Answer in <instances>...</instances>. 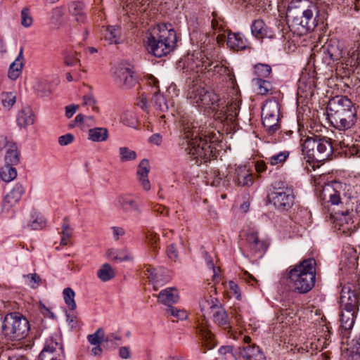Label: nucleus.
I'll return each mask as SVG.
<instances>
[{
	"label": "nucleus",
	"instance_id": "f257e3e1",
	"mask_svg": "<svg viewBox=\"0 0 360 360\" xmlns=\"http://www.w3.org/2000/svg\"><path fill=\"white\" fill-rule=\"evenodd\" d=\"M319 11L316 4L309 0H292L288 4L285 17L288 25L281 26V37L285 38L288 31L294 34L302 36L313 31L319 23Z\"/></svg>",
	"mask_w": 360,
	"mask_h": 360
},
{
	"label": "nucleus",
	"instance_id": "f03ea898",
	"mask_svg": "<svg viewBox=\"0 0 360 360\" xmlns=\"http://www.w3.org/2000/svg\"><path fill=\"white\" fill-rule=\"evenodd\" d=\"M182 130L187 147L186 150L196 159H201L203 162L210 160L216 156L214 143L218 141L217 134L214 131L204 129L203 127L197 129L193 123H186L182 120Z\"/></svg>",
	"mask_w": 360,
	"mask_h": 360
},
{
	"label": "nucleus",
	"instance_id": "7ed1b4c3",
	"mask_svg": "<svg viewBox=\"0 0 360 360\" xmlns=\"http://www.w3.org/2000/svg\"><path fill=\"white\" fill-rule=\"evenodd\" d=\"M325 178L326 176H319L314 177V185L319 198L323 201L330 202L332 205H345L347 209L354 210V205L359 203L360 187L345 185L342 196V185L337 181L326 184Z\"/></svg>",
	"mask_w": 360,
	"mask_h": 360
},
{
	"label": "nucleus",
	"instance_id": "20e7f679",
	"mask_svg": "<svg viewBox=\"0 0 360 360\" xmlns=\"http://www.w3.org/2000/svg\"><path fill=\"white\" fill-rule=\"evenodd\" d=\"M185 72H188L191 79L193 73L212 72L213 75L226 74L227 68L221 65L214 58V54L212 49L195 50L191 54H188L184 61Z\"/></svg>",
	"mask_w": 360,
	"mask_h": 360
},
{
	"label": "nucleus",
	"instance_id": "39448f33",
	"mask_svg": "<svg viewBox=\"0 0 360 360\" xmlns=\"http://www.w3.org/2000/svg\"><path fill=\"white\" fill-rule=\"evenodd\" d=\"M176 40L171 25H158L147 34L146 48L149 53L160 58L174 50Z\"/></svg>",
	"mask_w": 360,
	"mask_h": 360
},
{
	"label": "nucleus",
	"instance_id": "423d86ee",
	"mask_svg": "<svg viewBox=\"0 0 360 360\" xmlns=\"http://www.w3.org/2000/svg\"><path fill=\"white\" fill-rule=\"evenodd\" d=\"M288 280L300 293H307L314 285L316 277V261L313 258L302 260L292 266L288 272Z\"/></svg>",
	"mask_w": 360,
	"mask_h": 360
},
{
	"label": "nucleus",
	"instance_id": "0eeeda50",
	"mask_svg": "<svg viewBox=\"0 0 360 360\" xmlns=\"http://www.w3.org/2000/svg\"><path fill=\"white\" fill-rule=\"evenodd\" d=\"M29 330V321L18 313L8 314L3 321L2 331L8 340L20 341L27 337Z\"/></svg>",
	"mask_w": 360,
	"mask_h": 360
},
{
	"label": "nucleus",
	"instance_id": "6e6552de",
	"mask_svg": "<svg viewBox=\"0 0 360 360\" xmlns=\"http://www.w3.org/2000/svg\"><path fill=\"white\" fill-rule=\"evenodd\" d=\"M188 98L193 105L205 108H211L216 112L219 110V96L206 89L204 85L198 82L188 90Z\"/></svg>",
	"mask_w": 360,
	"mask_h": 360
},
{
	"label": "nucleus",
	"instance_id": "1a4fd4ad",
	"mask_svg": "<svg viewBox=\"0 0 360 360\" xmlns=\"http://www.w3.org/2000/svg\"><path fill=\"white\" fill-rule=\"evenodd\" d=\"M295 195L291 188L285 185L283 182L278 184V186H274L271 191V203L280 212L287 211L294 205Z\"/></svg>",
	"mask_w": 360,
	"mask_h": 360
},
{
	"label": "nucleus",
	"instance_id": "9d476101",
	"mask_svg": "<svg viewBox=\"0 0 360 360\" xmlns=\"http://www.w3.org/2000/svg\"><path fill=\"white\" fill-rule=\"evenodd\" d=\"M354 211L349 209L336 213L333 221L334 228L340 234L351 236L359 225V221H356V219H354Z\"/></svg>",
	"mask_w": 360,
	"mask_h": 360
},
{
	"label": "nucleus",
	"instance_id": "9b49d317",
	"mask_svg": "<svg viewBox=\"0 0 360 360\" xmlns=\"http://www.w3.org/2000/svg\"><path fill=\"white\" fill-rule=\"evenodd\" d=\"M65 353L61 339L58 336L46 339L44 347L39 355V360H64Z\"/></svg>",
	"mask_w": 360,
	"mask_h": 360
},
{
	"label": "nucleus",
	"instance_id": "f8f14e48",
	"mask_svg": "<svg viewBox=\"0 0 360 360\" xmlns=\"http://www.w3.org/2000/svg\"><path fill=\"white\" fill-rule=\"evenodd\" d=\"M316 147L315 160L323 161L331 155L333 148L330 139L327 137L311 136L307 138V148L313 150Z\"/></svg>",
	"mask_w": 360,
	"mask_h": 360
},
{
	"label": "nucleus",
	"instance_id": "ddd939ff",
	"mask_svg": "<svg viewBox=\"0 0 360 360\" xmlns=\"http://www.w3.org/2000/svg\"><path fill=\"white\" fill-rule=\"evenodd\" d=\"M322 51L325 54L324 59L328 64L340 60H342V63H345L347 56L344 51L342 42L337 39H330L322 47Z\"/></svg>",
	"mask_w": 360,
	"mask_h": 360
},
{
	"label": "nucleus",
	"instance_id": "4468645a",
	"mask_svg": "<svg viewBox=\"0 0 360 360\" xmlns=\"http://www.w3.org/2000/svg\"><path fill=\"white\" fill-rule=\"evenodd\" d=\"M356 108L353 102L345 96H337L331 98L327 106L328 119Z\"/></svg>",
	"mask_w": 360,
	"mask_h": 360
},
{
	"label": "nucleus",
	"instance_id": "2eb2a0df",
	"mask_svg": "<svg viewBox=\"0 0 360 360\" xmlns=\"http://www.w3.org/2000/svg\"><path fill=\"white\" fill-rule=\"evenodd\" d=\"M356 113V109L354 108L328 120L335 129L340 131H345L355 125L357 120Z\"/></svg>",
	"mask_w": 360,
	"mask_h": 360
},
{
	"label": "nucleus",
	"instance_id": "dca6fc26",
	"mask_svg": "<svg viewBox=\"0 0 360 360\" xmlns=\"http://www.w3.org/2000/svg\"><path fill=\"white\" fill-rule=\"evenodd\" d=\"M114 77L115 82L120 86L129 89L136 82L131 68L126 65L120 64L115 68Z\"/></svg>",
	"mask_w": 360,
	"mask_h": 360
},
{
	"label": "nucleus",
	"instance_id": "f3484780",
	"mask_svg": "<svg viewBox=\"0 0 360 360\" xmlns=\"http://www.w3.org/2000/svg\"><path fill=\"white\" fill-rule=\"evenodd\" d=\"M290 150L280 145L276 139H271V166L282 167L290 157Z\"/></svg>",
	"mask_w": 360,
	"mask_h": 360
},
{
	"label": "nucleus",
	"instance_id": "a211bd4d",
	"mask_svg": "<svg viewBox=\"0 0 360 360\" xmlns=\"http://www.w3.org/2000/svg\"><path fill=\"white\" fill-rule=\"evenodd\" d=\"M359 304L360 293L352 290L349 287H343L340 295V307L359 310Z\"/></svg>",
	"mask_w": 360,
	"mask_h": 360
},
{
	"label": "nucleus",
	"instance_id": "6ab92c4d",
	"mask_svg": "<svg viewBox=\"0 0 360 360\" xmlns=\"http://www.w3.org/2000/svg\"><path fill=\"white\" fill-rule=\"evenodd\" d=\"M236 354L243 360H266V357L260 348L256 345L238 347Z\"/></svg>",
	"mask_w": 360,
	"mask_h": 360
},
{
	"label": "nucleus",
	"instance_id": "aec40b11",
	"mask_svg": "<svg viewBox=\"0 0 360 360\" xmlns=\"http://www.w3.org/2000/svg\"><path fill=\"white\" fill-rule=\"evenodd\" d=\"M116 205L126 212H135L140 213L141 212L139 202L136 200L135 198L129 194L119 195L116 199Z\"/></svg>",
	"mask_w": 360,
	"mask_h": 360
},
{
	"label": "nucleus",
	"instance_id": "412c9836",
	"mask_svg": "<svg viewBox=\"0 0 360 360\" xmlns=\"http://www.w3.org/2000/svg\"><path fill=\"white\" fill-rule=\"evenodd\" d=\"M233 181L240 186H250L254 180L252 174L245 165H239L235 169Z\"/></svg>",
	"mask_w": 360,
	"mask_h": 360
},
{
	"label": "nucleus",
	"instance_id": "4be33fe9",
	"mask_svg": "<svg viewBox=\"0 0 360 360\" xmlns=\"http://www.w3.org/2000/svg\"><path fill=\"white\" fill-rule=\"evenodd\" d=\"M25 193L24 187L19 184L15 185L11 191L5 196L4 200V208L8 210L16 205Z\"/></svg>",
	"mask_w": 360,
	"mask_h": 360
},
{
	"label": "nucleus",
	"instance_id": "5701e85b",
	"mask_svg": "<svg viewBox=\"0 0 360 360\" xmlns=\"http://www.w3.org/2000/svg\"><path fill=\"white\" fill-rule=\"evenodd\" d=\"M210 309L213 321L216 324L224 329H227L230 327L228 314L223 307L218 305H212L210 306Z\"/></svg>",
	"mask_w": 360,
	"mask_h": 360
},
{
	"label": "nucleus",
	"instance_id": "b1692460",
	"mask_svg": "<svg viewBox=\"0 0 360 360\" xmlns=\"http://www.w3.org/2000/svg\"><path fill=\"white\" fill-rule=\"evenodd\" d=\"M358 311L359 310L341 307L340 323L342 329L349 330L353 328Z\"/></svg>",
	"mask_w": 360,
	"mask_h": 360
},
{
	"label": "nucleus",
	"instance_id": "393cba45",
	"mask_svg": "<svg viewBox=\"0 0 360 360\" xmlns=\"http://www.w3.org/2000/svg\"><path fill=\"white\" fill-rule=\"evenodd\" d=\"M221 103H219L218 110L219 115L226 116V119L232 120L239 112L240 101L238 98H236L235 100H233L229 104L221 107Z\"/></svg>",
	"mask_w": 360,
	"mask_h": 360
},
{
	"label": "nucleus",
	"instance_id": "a878e982",
	"mask_svg": "<svg viewBox=\"0 0 360 360\" xmlns=\"http://www.w3.org/2000/svg\"><path fill=\"white\" fill-rule=\"evenodd\" d=\"M226 44L231 49L237 51L248 47L247 40L238 33H229Z\"/></svg>",
	"mask_w": 360,
	"mask_h": 360
},
{
	"label": "nucleus",
	"instance_id": "bb28decb",
	"mask_svg": "<svg viewBox=\"0 0 360 360\" xmlns=\"http://www.w3.org/2000/svg\"><path fill=\"white\" fill-rule=\"evenodd\" d=\"M158 301L169 307L179 301V296L176 288H168L161 290L158 296Z\"/></svg>",
	"mask_w": 360,
	"mask_h": 360
},
{
	"label": "nucleus",
	"instance_id": "cd10ccee",
	"mask_svg": "<svg viewBox=\"0 0 360 360\" xmlns=\"http://www.w3.org/2000/svg\"><path fill=\"white\" fill-rule=\"evenodd\" d=\"M103 39L109 44H117L121 41V28L119 26H108L103 32Z\"/></svg>",
	"mask_w": 360,
	"mask_h": 360
},
{
	"label": "nucleus",
	"instance_id": "c85d7f7f",
	"mask_svg": "<svg viewBox=\"0 0 360 360\" xmlns=\"http://www.w3.org/2000/svg\"><path fill=\"white\" fill-rule=\"evenodd\" d=\"M22 60L23 49L20 48L18 56L9 67L8 75L12 80H15L20 75L23 67Z\"/></svg>",
	"mask_w": 360,
	"mask_h": 360
},
{
	"label": "nucleus",
	"instance_id": "c756f323",
	"mask_svg": "<svg viewBox=\"0 0 360 360\" xmlns=\"http://www.w3.org/2000/svg\"><path fill=\"white\" fill-rule=\"evenodd\" d=\"M68 9L70 13L79 22H84L86 20V14L84 12V5L80 1H74L69 4Z\"/></svg>",
	"mask_w": 360,
	"mask_h": 360
},
{
	"label": "nucleus",
	"instance_id": "7c9ffc66",
	"mask_svg": "<svg viewBox=\"0 0 360 360\" xmlns=\"http://www.w3.org/2000/svg\"><path fill=\"white\" fill-rule=\"evenodd\" d=\"M198 332L201 337L202 346L205 347L206 349H211L216 345L214 335L206 326H198Z\"/></svg>",
	"mask_w": 360,
	"mask_h": 360
},
{
	"label": "nucleus",
	"instance_id": "2f4dec72",
	"mask_svg": "<svg viewBox=\"0 0 360 360\" xmlns=\"http://www.w3.org/2000/svg\"><path fill=\"white\" fill-rule=\"evenodd\" d=\"M108 137V130L105 127H94L88 131V139L93 142H104Z\"/></svg>",
	"mask_w": 360,
	"mask_h": 360
},
{
	"label": "nucleus",
	"instance_id": "473e14b6",
	"mask_svg": "<svg viewBox=\"0 0 360 360\" xmlns=\"http://www.w3.org/2000/svg\"><path fill=\"white\" fill-rule=\"evenodd\" d=\"M17 122L20 127L24 128L33 124L34 122V115L32 110L30 108L21 110L18 114Z\"/></svg>",
	"mask_w": 360,
	"mask_h": 360
},
{
	"label": "nucleus",
	"instance_id": "72a5a7b5",
	"mask_svg": "<svg viewBox=\"0 0 360 360\" xmlns=\"http://www.w3.org/2000/svg\"><path fill=\"white\" fill-rule=\"evenodd\" d=\"M143 272L145 275L153 281L155 290H157L158 285H162V283L168 281L167 278H162V275L160 272H157L155 269L149 265L145 266Z\"/></svg>",
	"mask_w": 360,
	"mask_h": 360
},
{
	"label": "nucleus",
	"instance_id": "f704fd0d",
	"mask_svg": "<svg viewBox=\"0 0 360 360\" xmlns=\"http://www.w3.org/2000/svg\"><path fill=\"white\" fill-rule=\"evenodd\" d=\"M20 161L19 153L15 144L11 143L7 146L5 162L6 165H15Z\"/></svg>",
	"mask_w": 360,
	"mask_h": 360
},
{
	"label": "nucleus",
	"instance_id": "c9c22d12",
	"mask_svg": "<svg viewBox=\"0 0 360 360\" xmlns=\"http://www.w3.org/2000/svg\"><path fill=\"white\" fill-rule=\"evenodd\" d=\"M251 32L256 38L263 39L267 36L268 27L262 20H257L252 25Z\"/></svg>",
	"mask_w": 360,
	"mask_h": 360
},
{
	"label": "nucleus",
	"instance_id": "e433bc0d",
	"mask_svg": "<svg viewBox=\"0 0 360 360\" xmlns=\"http://www.w3.org/2000/svg\"><path fill=\"white\" fill-rule=\"evenodd\" d=\"M97 276L100 280L106 282L115 277V271L109 264L105 263L98 270Z\"/></svg>",
	"mask_w": 360,
	"mask_h": 360
},
{
	"label": "nucleus",
	"instance_id": "4c0bfd02",
	"mask_svg": "<svg viewBox=\"0 0 360 360\" xmlns=\"http://www.w3.org/2000/svg\"><path fill=\"white\" fill-rule=\"evenodd\" d=\"M345 63L347 65L356 66L360 65V44L356 48L351 49L345 59Z\"/></svg>",
	"mask_w": 360,
	"mask_h": 360
},
{
	"label": "nucleus",
	"instance_id": "58836bf2",
	"mask_svg": "<svg viewBox=\"0 0 360 360\" xmlns=\"http://www.w3.org/2000/svg\"><path fill=\"white\" fill-rule=\"evenodd\" d=\"M276 117V123L271 124V131H276L281 127V120L283 115L281 112V108L277 101H271V119Z\"/></svg>",
	"mask_w": 360,
	"mask_h": 360
},
{
	"label": "nucleus",
	"instance_id": "ea45409f",
	"mask_svg": "<svg viewBox=\"0 0 360 360\" xmlns=\"http://www.w3.org/2000/svg\"><path fill=\"white\" fill-rule=\"evenodd\" d=\"M152 103L155 110L161 112H165L169 109L165 98L160 93H158V91L153 92Z\"/></svg>",
	"mask_w": 360,
	"mask_h": 360
},
{
	"label": "nucleus",
	"instance_id": "a19ab883",
	"mask_svg": "<svg viewBox=\"0 0 360 360\" xmlns=\"http://www.w3.org/2000/svg\"><path fill=\"white\" fill-rule=\"evenodd\" d=\"M63 221H64V222L62 225V231L60 233V234H61L60 245H66L70 242V240L72 236V230L69 226L68 217H64Z\"/></svg>",
	"mask_w": 360,
	"mask_h": 360
},
{
	"label": "nucleus",
	"instance_id": "79ce46f5",
	"mask_svg": "<svg viewBox=\"0 0 360 360\" xmlns=\"http://www.w3.org/2000/svg\"><path fill=\"white\" fill-rule=\"evenodd\" d=\"M12 165H6L0 171V177L5 182H10L17 176L16 169Z\"/></svg>",
	"mask_w": 360,
	"mask_h": 360
},
{
	"label": "nucleus",
	"instance_id": "37998d69",
	"mask_svg": "<svg viewBox=\"0 0 360 360\" xmlns=\"http://www.w3.org/2000/svg\"><path fill=\"white\" fill-rule=\"evenodd\" d=\"M246 241L249 244L250 248L255 251L263 249L264 243L259 240L257 234L255 232L252 231L247 233Z\"/></svg>",
	"mask_w": 360,
	"mask_h": 360
},
{
	"label": "nucleus",
	"instance_id": "c03bdc74",
	"mask_svg": "<svg viewBox=\"0 0 360 360\" xmlns=\"http://www.w3.org/2000/svg\"><path fill=\"white\" fill-rule=\"evenodd\" d=\"M347 350L350 360H360V338L353 339Z\"/></svg>",
	"mask_w": 360,
	"mask_h": 360
},
{
	"label": "nucleus",
	"instance_id": "a18cd8bd",
	"mask_svg": "<svg viewBox=\"0 0 360 360\" xmlns=\"http://www.w3.org/2000/svg\"><path fill=\"white\" fill-rule=\"evenodd\" d=\"M64 301L69 309L75 310L77 307L76 302L75 301V293L74 290L70 288H66L63 292Z\"/></svg>",
	"mask_w": 360,
	"mask_h": 360
},
{
	"label": "nucleus",
	"instance_id": "49530a36",
	"mask_svg": "<svg viewBox=\"0 0 360 360\" xmlns=\"http://www.w3.org/2000/svg\"><path fill=\"white\" fill-rule=\"evenodd\" d=\"M118 151L120 160L122 162L132 161L136 158V153L128 147H120Z\"/></svg>",
	"mask_w": 360,
	"mask_h": 360
},
{
	"label": "nucleus",
	"instance_id": "de8ad7c7",
	"mask_svg": "<svg viewBox=\"0 0 360 360\" xmlns=\"http://www.w3.org/2000/svg\"><path fill=\"white\" fill-rule=\"evenodd\" d=\"M105 338V332L102 328H98L93 334L87 335L89 342L92 345H101Z\"/></svg>",
	"mask_w": 360,
	"mask_h": 360
},
{
	"label": "nucleus",
	"instance_id": "09e8293b",
	"mask_svg": "<svg viewBox=\"0 0 360 360\" xmlns=\"http://www.w3.org/2000/svg\"><path fill=\"white\" fill-rule=\"evenodd\" d=\"M64 64L67 66H74L80 63L78 58V53L76 51H65L63 56Z\"/></svg>",
	"mask_w": 360,
	"mask_h": 360
},
{
	"label": "nucleus",
	"instance_id": "8fccbe9b",
	"mask_svg": "<svg viewBox=\"0 0 360 360\" xmlns=\"http://www.w3.org/2000/svg\"><path fill=\"white\" fill-rule=\"evenodd\" d=\"M167 315L174 316L179 320H185L188 317V313L186 310L180 309L174 307L169 306L166 309Z\"/></svg>",
	"mask_w": 360,
	"mask_h": 360
},
{
	"label": "nucleus",
	"instance_id": "3c124183",
	"mask_svg": "<svg viewBox=\"0 0 360 360\" xmlns=\"http://www.w3.org/2000/svg\"><path fill=\"white\" fill-rule=\"evenodd\" d=\"M253 84L257 86V91L259 94L264 95L269 91V82L262 78H255L252 79Z\"/></svg>",
	"mask_w": 360,
	"mask_h": 360
},
{
	"label": "nucleus",
	"instance_id": "603ef678",
	"mask_svg": "<svg viewBox=\"0 0 360 360\" xmlns=\"http://www.w3.org/2000/svg\"><path fill=\"white\" fill-rule=\"evenodd\" d=\"M255 73L257 75L256 78L264 79L270 75V67L266 64H257L255 65Z\"/></svg>",
	"mask_w": 360,
	"mask_h": 360
},
{
	"label": "nucleus",
	"instance_id": "864d4df0",
	"mask_svg": "<svg viewBox=\"0 0 360 360\" xmlns=\"http://www.w3.org/2000/svg\"><path fill=\"white\" fill-rule=\"evenodd\" d=\"M204 257L206 261L207 267L212 271L213 281L214 282H218L219 280V272L220 271L219 268H217L214 266L212 259H211L210 256H209L207 255V253L206 252H204Z\"/></svg>",
	"mask_w": 360,
	"mask_h": 360
},
{
	"label": "nucleus",
	"instance_id": "5fc2aeb1",
	"mask_svg": "<svg viewBox=\"0 0 360 360\" xmlns=\"http://www.w3.org/2000/svg\"><path fill=\"white\" fill-rule=\"evenodd\" d=\"M0 360H26L24 356L14 354V350L7 349L0 353Z\"/></svg>",
	"mask_w": 360,
	"mask_h": 360
},
{
	"label": "nucleus",
	"instance_id": "6e6d98bb",
	"mask_svg": "<svg viewBox=\"0 0 360 360\" xmlns=\"http://www.w3.org/2000/svg\"><path fill=\"white\" fill-rule=\"evenodd\" d=\"M15 98L13 93H4L1 96L2 105L6 109H10L15 104Z\"/></svg>",
	"mask_w": 360,
	"mask_h": 360
},
{
	"label": "nucleus",
	"instance_id": "4d7b16f0",
	"mask_svg": "<svg viewBox=\"0 0 360 360\" xmlns=\"http://www.w3.org/2000/svg\"><path fill=\"white\" fill-rule=\"evenodd\" d=\"M150 171V165L148 160H142L138 167L137 175L138 178L148 176Z\"/></svg>",
	"mask_w": 360,
	"mask_h": 360
},
{
	"label": "nucleus",
	"instance_id": "13d9d810",
	"mask_svg": "<svg viewBox=\"0 0 360 360\" xmlns=\"http://www.w3.org/2000/svg\"><path fill=\"white\" fill-rule=\"evenodd\" d=\"M32 18L30 15V9L27 7H25L21 11V24L25 27H29L32 24Z\"/></svg>",
	"mask_w": 360,
	"mask_h": 360
},
{
	"label": "nucleus",
	"instance_id": "bf43d9fd",
	"mask_svg": "<svg viewBox=\"0 0 360 360\" xmlns=\"http://www.w3.org/2000/svg\"><path fill=\"white\" fill-rule=\"evenodd\" d=\"M228 288L232 296H234L237 300L241 299V294L238 285L233 281H229L228 283Z\"/></svg>",
	"mask_w": 360,
	"mask_h": 360
},
{
	"label": "nucleus",
	"instance_id": "052dcab7",
	"mask_svg": "<svg viewBox=\"0 0 360 360\" xmlns=\"http://www.w3.org/2000/svg\"><path fill=\"white\" fill-rule=\"evenodd\" d=\"M133 256L127 250H118V255L113 256V260L116 262L129 261L133 259Z\"/></svg>",
	"mask_w": 360,
	"mask_h": 360
},
{
	"label": "nucleus",
	"instance_id": "680f3d73",
	"mask_svg": "<svg viewBox=\"0 0 360 360\" xmlns=\"http://www.w3.org/2000/svg\"><path fill=\"white\" fill-rule=\"evenodd\" d=\"M146 240L153 248H157V242L159 240L158 236L153 231H148L146 233Z\"/></svg>",
	"mask_w": 360,
	"mask_h": 360
},
{
	"label": "nucleus",
	"instance_id": "e2e57ef3",
	"mask_svg": "<svg viewBox=\"0 0 360 360\" xmlns=\"http://www.w3.org/2000/svg\"><path fill=\"white\" fill-rule=\"evenodd\" d=\"M45 226V221L41 217H37L28 224V226L32 230L42 229Z\"/></svg>",
	"mask_w": 360,
	"mask_h": 360
},
{
	"label": "nucleus",
	"instance_id": "0e129e2a",
	"mask_svg": "<svg viewBox=\"0 0 360 360\" xmlns=\"http://www.w3.org/2000/svg\"><path fill=\"white\" fill-rule=\"evenodd\" d=\"M83 100L84 105L91 107L94 111L98 110V108L96 105V100L91 95H85Z\"/></svg>",
	"mask_w": 360,
	"mask_h": 360
},
{
	"label": "nucleus",
	"instance_id": "69168bd1",
	"mask_svg": "<svg viewBox=\"0 0 360 360\" xmlns=\"http://www.w3.org/2000/svg\"><path fill=\"white\" fill-rule=\"evenodd\" d=\"M151 209L155 213H158L162 215H168L169 209L159 204H151Z\"/></svg>",
	"mask_w": 360,
	"mask_h": 360
},
{
	"label": "nucleus",
	"instance_id": "338daca9",
	"mask_svg": "<svg viewBox=\"0 0 360 360\" xmlns=\"http://www.w3.org/2000/svg\"><path fill=\"white\" fill-rule=\"evenodd\" d=\"M74 141V136L72 134H66L58 138V143L60 146H67Z\"/></svg>",
	"mask_w": 360,
	"mask_h": 360
},
{
	"label": "nucleus",
	"instance_id": "774afa93",
	"mask_svg": "<svg viewBox=\"0 0 360 360\" xmlns=\"http://www.w3.org/2000/svg\"><path fill=\"white\" fill-rule=\"evenodd\" d=\"M167 255L173 261H176L178 259V252L174 244H171L167 248Z\"/></svg>",
	"mask_w": 360,
	"mask_h": 360
}]
</instances>
